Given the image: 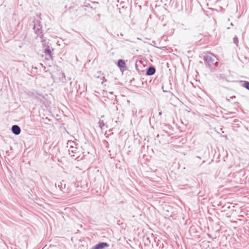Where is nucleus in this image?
<instances>
[{"instance_id":"f257e3e1","label":"nucleus","mask_w":249,"mask_h":249,"mask_svg":"<svg viewBox=\"0 0 249 249\" xmlns=\"http://www.w3.org/2000/svg\"><path fill=\"white\" fill-rule=\"evenodd\" d=\"M203 60L209 68L212 70H215L216 65L218 63V59L212 53H209L203 56Z\"/></svg>"},{"instance_id":"f03ea898","label":"nucleus","mask_w":249,"mask_h":249,"mask_svg":"<svg viewBox=\"0 0 249 249\" xmlns=\"http://www.w3.org/2000/svg\"><path fill=\"white\" fill-rule=\"evenodd\" d=\"M42 27L40 24H35L34 27V30L37 35V36L36 37V39H37L39 37L41 39V41H43V36L42 35V30L41 29Z\"/></svg>"},{"instance_id":"7ed1b4c3","label":"nucleus","mask_w":249,"mask_h":249,"mask_svg":"<svg viewBox=\"0 0 249 249\" xmlns=\"http://www.w3.org/2000/svg\"><path fill=\"white\" fill-rule=\"evenodd\" d=\"M68 147L69 146L70 147L68 149L69 152H71L73 153H76L78 151V149L76 147V144L75 142L73 141H69L68 142Z\"/></svg>"},{"instance_id":"20e7f679","label":"nucleus","mask_w":249,"mask_h":249,"mask_svg":"<svg viewBox=\"0 0 249 249\" xmlns=\"http://www.w3.org/2000/svg\"><path fill=\"white\" fill-rule=\"evenodd\" d=\"M108 247L109 244L106 242H99L93 247V249H104Z\"/></svg>"},{"instance_id":"39448f33","label":"nucleus","mask_w":249,"mask_h":249,"mask_svg":"<svg viewBox=\"0 0 249 249\" xmlns=\"http://www.w3.org/2000/svg\"><path fill=\"white\" fill-rule=\"evenodd\" d=\"M156 72V69L153 66H149L146 70V75L148 76H151L154 75Z\"/></svg>"},{"instance_id":"423d86ee","label":"nucleus","mask_w":249,"mask_h":249,"mask_svg":"<svg viewBox=\"0 0 249 249\" xmlns=\"http://www.w3.org/2000/svg\"><path fill=\"white\" fill-rule=\"evenodd\" d=\"M11 130L15 135H18L21 132V129L18 125H14L12 126Z\"/></svg>"},{"instance_id":"0eeeda50","label":"nucleus","mask_w":249,"mask_h":249,"mask_svg":"<svg viewBox=\"0 0 249 249\" xmlns=\"http://www.w3.org/2000/svg\"><path fill=\"white\" fill-rule=\"evenodd\" d=\"M66 185L65 183H64V181L60 182V184L58 185V187H59L60 190L64 193L67 192L68 188L66 189Z\"/></svg>"},{"instance_id":"6e6552de","label":"nucleus","mask_w":249,"mask_h":249,"mask_svg":"<svg viewBox=\"0 0 249 249\" xmlns=\"http://www.w3.org/2000/svg\"><path fill=\"white\" fill-rule=\"evenodd\" d=\"M118 66L120 68H124L125 67V62L122 59H119L118 61Z\"/></svg>"},{"instance_id":"1a4fd4ad","label":"nucleus","mask_w":249,"mask_h":249,"mask_svg":"<svg viewBox=\"0 0 249 249\" xmlns=\"http://www.w3.org/2000/svg\"><path fill=\"white\" fill-rule=\"evenodd\" d=\"M44 52L46 56H48L52 58V52L49 48L45 49Z\"/></svg>"},{"instance_id":"9d476101","label":"nucleus","mask_w":249,"mask_h":249,"mask_svg":"<svg viewBox=\"0 0 249 249\" xmlns=\"http://www.w3.org/2000/svg\"><path fill=\"white\" fill-rule=\"evenodd\" d=\"M98 124H99V127H100V128L101 129H102L103 128L104 126H106L105 123H104L103 120H100Z\"/></svg>"},{"instance_id":"9b49d317","label":"nucleus","mask_w":249,"mask_h":249,"mask_svg":"<svg viewBox=\"0 0 249 249\" xmlns=\"http://www.w3.org/2000/svg\"><path fill=\"white\" fill-rule=\"evenodd\" d=\"M242 86L249 90V82L244 81Z\"/></svg>"},{"instance_id":"f8f14e48","label":"nucleus","mask_w":249,"mask_h":249,"mask_svg":"<svg viewBox=\"0 0 249 249\" xmlns=\"http://www.w3.org/2000/svg\"><path fill=\"white\" fill-rule=\"evenodd\" d=\"M233 41L234 43H235L236 45H237L238 43V39L237 37H236V36L234 37L233 38Z\"/></svg>"},{"instance_id":"ddd939ff","label":"nucleus","mask_w":249,"mask_h":249,"mask_svg":"<svg viewBox=\"0 0 249 249\" xmlns=\"http://www.w3.org/2000/svg\"><path fill=\"white\" fill-rule=\"evenodd\" d=\"M107 81V79L105 78V77H103V82H102V83L104 82H106Z\"/></svg>"},{"instance_id":"4468645a","label":"nucleus","mask_w":249,"mask_h":249,"mask_svg":"<svg viewBox=\"0 0 249 249\" xmlns=\"http://www.w3.org/2000/svg\"><path fill=\"white\" fill-rule=\"evenodd\" d=\"M161 114H162V112H161V111H160V112H159V115L160 116H161Z\"/></svg>"},{"instance_id":"2eb2a0df","label":"nucleus","mask_w":249,"mask_h":249,"mask_svg":"<svg viewBox=\"0 0 249 249\" xmlns=\"http://www.w3.org/2000/svg\"><path fill=\"white\" fill-rule=\"evenodd\" d=\"M231 98H232V99H234V98H235V96H233L231 97Z\"/></svg>"},{"instance_id":"dca6fc26","label":"nucleus","mask_w":249,"mask_h":249,"mask_svg":"<svg viewBox=\"0 0 249 249\" xmlns=\"http://www.w3.org/2000/svg\"><path fill=\"white\" fill-rule=\"evenodd\" d=\"M196 158L198 159L199 160H201V158L200 157H196Z\"/></svg>"},{"instance_id":"f3484780","label":"nucleus","mask_w":249,"mask_h":249,"mask_svg":"<svg viewBox=\"0 0 249 249\" xmlns=\"http://www.w3.org/2000/svg\"><path fill=\"white\" fill-rule=\"evenodd\" d=\"M226 206V205H224V206H222V208H224Z\"/></svg>"},{"instance_id":"a211bd4d","label":"nucleus","mask_w":249,"mask_h":249,"mask_svg":"<svg viewBox=\"0 0 249 249\" xmlns=\"http://www.w3.org/2000/svg\"><path fill=\"white\" fill-rule=\"evenodd\" d=\"M227 208H228V209H230V206H227Z\"/></svg>"},{"instance_id":"6ab92c4d","label":"nucleus","mask_w":249,"mask_h":249,"mask_svg":"<svg viewBox=\"0 0 249 249\" xmlns=\"http://www.w3.org/2000/svg\"><path fill=\"white\" fill-rule=\"evenodd\" d=\"M163 92H167V91L166 90H164L163 89Z\"/></svg>"},{"instance_id":"aec40b11","label":"nucleus","mask_w":249,"mask_h":249,"mask_svg":"<svg viewBox=\"0 0 249 249\" xmlns=\"http://www.w3.org/2000/svg\"><path fill=\"white\" fill-rule=\"evenodd\" d=\"M204 161H202V163L201 164H202L203 163H204Z\"/></svg>"}]
</instances>
